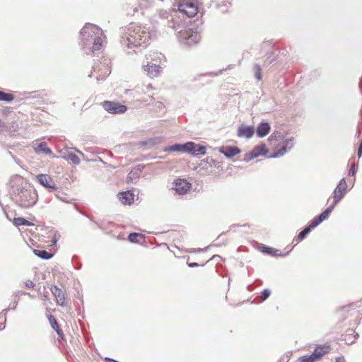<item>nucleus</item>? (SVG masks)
<instances>
[{"instance_id": "37", "label": "nucleus", "mask_w": 362, "mask_h": 362, "mask_svg": "<svg viewBox=\"0 0 362 362\" xmlns=\"http://www.w3.org/2000/svg\"><path fill=\"white\" fill-rule=\"evenodd\" d=\"M344 358L338 357L336 358V362H344Z\"/></svg>"}, {"instance_id": "1", "label": "nucleus", "mask_w": 362, "mask_h": 362, "mask_svg": "<svg viewBox=\"0 0 362 362\" xmlns=\"http://www.w3.org/2000/svg\"><path fill=\"white\" fill-rule=\"evenodd\" d=\"M347 184L344 179H342L338 183L337 187L334 190V197L331 205L323 211L320 216L313 219L311 223L308 226L315 227L317 226L321 222L327 219L331 211L334 209L335 204L340 201L345 195L347 189Z\"/></svg>"}, {"instance_id": "9", "label": "nucleus", "mask_w": 362, "mask_h": 362, "mask_svg": "<svg viewBox=\"0 0 362 362\" xmlns=\"http://www.w3.org/2000/svg\"><path fill=\"white\" fill-rule=\"evenodd\" d=\"M183 152H187L193 156H204L206 154V146L189 141L183 144Z\"/></svg>"}, {"instance_id": "41", "label": "nucleus", "mask_w": 362, "mask_h": 362, "mask_svg": "<svg viewBox=\"0 0 362 362\" xmlns=\"http://www.w3.org/2000/svg\"><path fill=\"white\" fill-rule=\"evenodd\" d=\"M47 295H44V300L47 299Z\"/></svg>"}, {"instance_id": "35", "label": "nucleus", "mask_w": 362, "mask_h": 362, "mask_svg": "<svg viewBox=\"0 0 362 362\" xmlns=\"http://www.w3.org/2000/svg\"><path fill=\"white\" fill-rule=\"evenodd\" d=\"M188 266L189 267H198L199 266V264L196 263V262H193V263H188Z\"/></svg>"}, {"instance_id": "23", "label": "nucleus", "mask_w": 362, "mask_h": 362, "mask_svg": "<svg viewBox=\"0 0 362 362\" xmlns=\"http://www.w3.org/2000/svg\"><path fill=\"white\" fill-rule=\"evenodd\" d=\"M260 250L262 252L271 255L272 256H281L282 255L279 250H276L274 248L269 247L267 246L261 247Z\"/></svg>"}, {"instance_id": "19", "label": "nucleus", "mask_w": 362, "mask_h": 362, "mask_svg": "<svg viewBox=\"0 0 362 362\" xmlns=\"http://www.w3.org/2000/svg\"><path fill=\"white\" fill-rule=\"evenodd\" d=\"M131 243L142 244L145 241V235L141 233H132L128 236Z\"/></svg>"}, {"instance_id": "7", "label": "nucleus", "mask_w": 362, "mask_h": 362, "mask_svg": "<svg viewBox=\"0 0 362 362\" xmlns=\"http://www.w3.org/2000/svg\"><path fill=\"white\" fill-rule=\"evenodd\" d=\"M103 107L111 114H122L124 113L127 107L119 103L106 100L102 103Z\"/></svg>"}, {"instance_id": "12", "label": "nucleus", "mask_w": 362, "mask_h": 362, "mask_svg": "<svg viewBox=\"0 0 362 362\" xmlns=\"http://www.w3.org/2000/svg\"><path fill=\"white\" fill-rule=\"evenodd\" d=\"M117 197L124 205H131L134 201V194L132 190L119 192Z\"/></svg>"}, {"instance_id": "33", "label": "nucleus", "mask_w": 362, "mask_h": 362, "mask_svg": "<svg viewBox=\"0 0 362 362\" xmlns=\"http://www.w3.org/2000/svg\"><path fill=\"white\" fill-rule=\"evenodd\" d=\"M25 286L27 288H30L35 286V284L32 281L28 280L27 281L25 282Z\"/></svg>"}, {"instance_id": "27", "label": "nucleus", "mask_w": 362, "mask_h": 362, "mask_svg": "<svg viewBox=\"0 0 362 362\" xmlns=\"http://www.w3.org/2000/svg\"><path fill=\"white\" fill-rule=\"evenodd\" d=\"M13 99L14 96L13 94L0 90V101L11 102Z\"/></svg>"}, {"instance_id": "30", "label": "nucleus", "mask_w": 362, "mask_h": 362, "mask_svg": "<svg viewBox=\"0 0 362 362\" xmlns=\"http://www.w3.org/2000/svg\"><path fill=\"white\" fill-rule=\"evenodd\" d=\"M255 77L258 80H261L262 79V69H261V67L259 65H256L255 66Z\"/></svg>"}, {"instance_id": "28", "label": "nucleus", "mask_w": 362, "mask_h": 362, "mask_svg": "<svg viewBox=\"0 0 362 362\" xmlns=\"http://www.w3.org/2000/svg\"><path fill=\"white\" fill-rule=\"evenodd\" d=\"M49 322L52 325V327L57 332V333L60 335L62 334V332L61 329H59L58 323L54 317L52 316H50L49 317Z\"/></svg>"}, {"instance_id": "20", "label": "nucleus", "mask_w": 362, "mask_h": 362, "mask_svg": "<svg viewBox=\"0 0 362 362\" xmlns=\"http://www.w3.org/2000/svg\"><path fill=\"white\" fill-rule=\"evenodd\" d=\"M270 126L267 122L261 123L257 129V134L259 137H264L269 133Z\"/></svg>"}, {"instance_id": "5", "label": "nucleus", "mask_w": 362, "mask_h": 362, "mask_svg": "<svg viewBox=\"0 0 362 362\" xmlns=\"http://www.w3.org/2000/svg\"><path fill=\"white\" fill-rule=\"evenodd\" d=\"M329 351V346L319 345L315 349L312 354L303 356L298 358L296 362H315L320 360Z\"/></svg>"}, {"instance_id": "16", "label": "nucleus", "mask_w": 362, "mask_h": 362, "mask_svg": "<svg viewBox=\"0 0 362 362\" xmlns=\"http://www.w3.org/2000/svg\"><path fill=\"white\" fill-rule=\"evenodd\" d=\"M255 132L252 127L241 125L238 129V136L240 137L251 138Z\"/></svg>"}, {"instance_id": "26", "label": "nucleus", "mask_w": 362, "mask_h": 362, "mask_svg": "<svg viewBox=\"0 0 362 362\" xmlns=\"http://www.w3.org/2000/svg\"><path fill=\"white\" fill-rule=\"evenodd\" d=\"M13 224L16 225V226L33 225L32 223H30V221H27L23 218H14Z\"/></svg>"}, {"instance_id": "3", "label": "nucleus", "mask_w": 362, "mask_h": 362, "mask_svg": "<svg viewBox=\"0 0 362 362\" xmlns=\"http://www.w3.org/2000/svg\"><path fill=\"white\" fill-rule=\"evenodd\" d=\"M163 56L160 53L153 52L146 55L147 63L143 66L144 71L151 78L160 76L162 67L161 60Z\"/></svg>"}, {"instance_id": "11", "label": "nucleus", "mask_w": 362, "mask_h": 362, "mask_svg": "<svg viewBox=\"0 0 362 362\" xmlns=\"http://www.w3.org/2000/svg\"><path fill=\"white\" fill-rule=\"evenodd\" d=\"M37 201V194L35 192L25 190L22 192L21 202L25 207L33 206Z\"/></svg>"}, {"instance_id": "15", "label": "nucleus", "mask_w": 362, "mask_h": 362, "mask_svg": "<svg viewBox=\"0 0 362 362\" xmlns=\"http://www.w3.org/2000/svg\"><path fill=\"white\" fill-rule=\"evenodd\" d=\"M219 152L227 158H231L235 155L239 154L241 151L237 146H226L219 148Z\"/></svg>"}, {"instance_id": "32", "label": "nucleus", "mask_w": 362, "mask_h": 362, "mask_svg": "<svg viewBox=\"0 0 362 362\" xmlns=\"http://www.w3.org/2000/svg\"><path fill=\"white\" fill-rule=\"evenodd\" d=\"M60 235H57V233H54V236L52 238V245H56V243L57 242V240H59Z\"/></svg>"}, {"instance_id": "4", "label": "nucleus", "mask_w": 362, "mask_h": 362, "mask_svg": "<svg viewBox=\"0 0 362 362\" xmlns=\"http://www.w3.org/2000/svg\"><path fill=\"white\" fill-rule=\"evenodd\" d=\"M198 0H177V6L180 12L188 17L195 16L199 10Z\"/></svg>"}, {"instance_id": "8", "label": "nucleus", "mask_w": 362, "mask_h": 362, "mask_svg": "<svg viewBox=\"0 0 362 362\" xmlns=\"http://www.w3.org/2000/svg\"><path fill=\"white\" fill-rule=\"evenodd\" d=\"M268 153V149L264 144H261L253 148V149L244 155L243 160L249 162L251 160L259 157V156H265Z\"/></svg>"}, {"instance_id": "39", "label": "nucleus", "mask_w": 362, "mask_h": 362, "mask_svg": "<svg viewBox=\"0 0 362 362\" xmlns=\"http://www.w3.org/2000/svg\"><path fill=\"white\" fill-rule=\"evenodd\" d=\"M124 234L119 235H118V238H119V239H124Z\"/></svg>"}, {"instance_id": "18", "label": "nucleus", "mask_w": 362, "mask_h": 362, "mask_svg": "<svg viewBox=\"0 0 362 362\" xmlns=\"http://www.w3.org/2000/svg\"><path fill=\"white\" fill-rule=\"evenodd\" d=\"M288 142L289 141L288 140H286L282 143V144L278 145L274 149V153L269 156V158H277L283 156L286 152V147Z\"/></svg>"}, {"instance_id": "34", "label": "nucleus", "mask_w": 362, "mask_h": 362, "mask_svg": "<svg viewBox=\"0 0 362 362\" xmlns=\"http://www.w3.org/2000/svg\"><path fill=\"white\" fill-rule=\"evenodd\" d=\"M358 157H361L362 156V140L358 149Z\"/></svg>"}, {"instance_id": "2", "label": "nucleus", "mask_w": 362, "mask_h": 362, "mask_svg": "<svg viewBox=\"0 0 362 362\" xmlns=\"http://www.w3.org/2000/svg\"><path fill=\"white\" fill-rule=\"evenodd\" d=\"M101 30L95 25L85 26L81 30L82 40L85 42L93 40L91 52L98 51L101 49L103 43V40L100 36L96 35H101Z\"/></svg>"}, {"instance_id": "6", "label": "nucleus", "mask_w": 362, "mask_h": 362, "mask_svg": "<svg viewBox=\"0 0 362 362\" xmlns=\"http://www.w3.org/2000/svg\"><path fill=\"white\" fill-rule=\"evenodd\" d=\"M150 39L151 36L149 33L139 28L137 30H134L133 34L130 35L128 40L135 46H141L147 43Z\"/></svg>"}, {"instance_id": "13", "label": "nucleus", "mask_w": 362, "mask_h": 362, "mask_svg": "<svg viewBox=\"0 0 362 362\" xmlns=\"http://www.w3.org/2000/svg\"><path fill=\"white\" fill-rule=\"evenodd\" d=\"M50 290L56 298L57 303L61 306L65 305L66 300L63 291L57 286H52Z\"/></svg>"}, {"instance_id": "14", "label": "nucleus", "mask_w": 362, "mask_h": 362, "mask_svg": "<svg viewBox=\"0 0 362 362\" xmlns=\"http://www.w3.org/2000/svg\"><path fill=\"white\" fill-rule=\"evenodd\" d=\"M94 72L101 71V74L97 76V79L104 80L107 76H108L110 74V69L108 65L105 64L100 63L98 66L93 68Z\"/></svg>"}, {"instance_id": "31", "label": "nucleus", "mask_w": 362, "mask_h": 362, "mask_svg": "<svg viewBox=\"0 0 362 362\" xmlns=\"http://www.w3.org/2000/svg\"><path fill=\"white\" fill-rule=\"evenodd\" d=\"M270 294H271V291L269 289H264L262 292V295H261V298H262V300H265L266 299H267L269 298V296H270Z\"/></svg>"}, {"instance_id": "10", "label": "nucleus", "mask_w": 362, "mask_h": 362, "mask_svg": "<svg viewBox=\"0 0 362 362\" xmlns=\"http://www.w3.org/2000/svg\"><path fill=\"white\" fill-rule=\"evenodd\" d=\"M191 187V183L185 179H177L173 182V189L179 194H186Z\"/></svg>"}, {"instance_id": "21", "label": "nucleus", "mask_w": 362, "mask_h": 362, "mask_svg": "<svg viewBox=\"0 0 362 362\" xmlns=\"http://www.w3.org/2000/svg\"><path fill=\"white\" fill-rule=\"evenodd\" d=\"M36 153H44L47 155H50L52 153V151L47 146V144L45 142H41L38 144V146L35 148Z\"/></svg>"}, {"instance_id": "24", "label": "nucleus", "mask_w": 362, "mask_h": 362, "mask_svg": "<svg viewBox=\"0 0 362 362\" xmlns=\"http://www.w3.org/2000/svg\"><path fill=\"white\" fill-rule=\"evenodd\" d=\"M313 228H305L297 237L294 238L293 240V243L296 242V245L302 240H303L305 236L311 231Z\"/></svg>"}, {"instance_id": "29", "label": "nucleus", "mask_w": 362, "mask_h": 362, "mask_svg": "<svg viewBox=\"0 0 362 362\" xmlns=\"http://www.w3.org/2000/svg\"><path fill=\"white\" fill-rule=\"evenodd\" d=\"M168 151L183 152V144H175L167 148Z\"/></svg>"}, {"instance_id": "40", "label": "nucleus", "mask_w": 362, "mask_h": 362, "mask_svg": "<svg viewBox=\"0 0 362 362\" xmlns=\"http://www.w3.org/2000/svg\"><path fill=\"white\" fill-rule=\"evenodd\" d=\"M351 175H354V170H353V171L350 170V171H349V175H351Z\"/></svg>"}, {"instance_id": "25", "label": "nucleus", "mask_w": 362, "mask_h": 362, "mask_svg": "<svg viewBox=\"0 0 362 362\" xmlns=\"http://www.w3.org/2000/svg\"><path fill=\"white\" fill-rule=\"evenodd\" d=\"M199 40L200 35L197 33H192L187 38V44L192 45V44L197 43Z\"/></svg>"}, {"instance_id": "22", "label": "nucleus", "mask_w": 362, "mask_h": 362, "mask_svg": "<svg viewBox=\"0 0 362 362\" xmlns=\"http://www.w3.org/2000/svg\"><path fill=\"white\" fill-rule=\"evenodd\" d=\"M33 252L37 257H38L42 259H49L53 256L52 254L47 252L46 250L35 249V250H33Z\"/></svg>"}, {"instance_id": "17", "label": "nucleus", "mask_w": 362, "mask_h": 362, "mask_svg": "<svg viewBox=\"0 0 362 362\" xmlns=\"http://www.w3.org/2000/svg\"><path fill=\"white\" fill-rule=\"evenodd\" d=\"M37 181L44 187L47 188L55 189L54 185H52V179L48 175L40 174L37 176Z\"/></svg>"}, {"instance_id": "36", "label": "nucleus", "mask_w": 362, "mask_h": 362, "mask_svg": "<svg viewBox=\"0 0 362 362\" xmlns=\"http://www.w3.org/2000/svg\"><path fill=\"white\" fill-rule=\"evenodd\" d=\"M206 161L207 163H215V161H214L211 158H207L206 159Z\"/></svg>"}, {"instance_id": "38", "label": "nucleus", "mask_w": 362, "mask_h": 362, "mask_svg": "<svg viewBox=\"0 0 362 362\" xmlns=\"http://www.w3.org/2000/svg\"><path fill=\"white\" fill-rule=\"evenodd\" d=\"M274 139H275V135L273 134L271 135V136L269 138V141H272Z\"/></svg>"}]
</instances>
